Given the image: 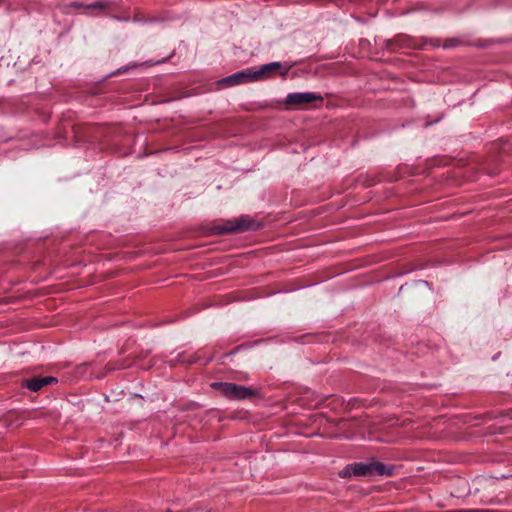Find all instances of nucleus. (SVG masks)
Segmentation results:
<instances>
[{
    "instance_id": "obj_1",
    "label": "nucleus",
    "mask_w": 512,
    "mask_h": 512,
    "mask_svg": "<svg viewBox=\"0 0 512 512\" xmlns=\"http://www.w3.org/2000/svg\"><path fill=\"white\" fill-rule=\"evenodd\" d=\"M281 68H283V65L280 62H271L260 66L258 69L247 68L234 73L221 80V83L225 86H234L249 82L263 81L271 78L273 74Z\"/></svg>"
},
{
    "instance_id": "obj_2",
    "label": "nucleus",
    "mask_w": 512,
    "mask_h": 512,
    "mask_svg": "<svg viewBox=\"0 0 512 512\" xmlns=\"http://www.w3.org/2000/svg\"><path fill=\"white\" fill-rule=\"evenodd\" d=\"M367 476V475H389L390 472L380 462L372 463H355L345 467L339 475L341 477H348L351 475Z\"/></svg>"
},
{
    "instance_id": "obj_3",
    "label": "nucleus",
    "mask_w": 512,
    "mask_h": 512,
    "mask_svg": "<svg viewBox=\"0 0 512 512\" xmlns=\"http://www.w3.org/2000/svg\"><path fill=\"white\" fill-rule=\"evenodd\" d=\"M211 387L219 390L224 396L233 400H242L254 395V391L242 385L228 382H214Z\"/></svg>"
},
{
    "instance_id": "obj_4",
    "label": "nucleus",
    "mask_w": 512,
    "mask_h": 512,
    "mask_svg": "<svg viewBox=\"0 0 512 512\" xmlns=\"http://www.w3.org/2000/svg\"><path fill=\"white\" fill-rule=\"evenodd\" d=\"M254 228L253 221L247 217L242 216L238 219L227 220L221 224H218L214 227L215 234H224V233H237L243 232L248 229Z\"/></svg>"
},
{
    "instance_id": "obj_5",
    "label": "nucleus",
    "mask_w": 512,
    "mask_h": 512,
    "mask_svg": "<svg viewBox=\"0 0 512 512\" xmlns=\"http://www.w3.org/2000/svg\"><path fill=\"white\" fill-rule=\"evenodd\" d=\"M322 100L319 94L304 92V93H290L286 97V104L294 107H303L315 101Z\"/></svg>"
},
{
    "instance_id": "obj_6",
    "label": "nucleus",
    "mask_w": 512,
    "mask_h": 512,
    "mask_svg": "<svg viewBox=\"0 0 512 512\" xmlns=\"http://www.w3.org/2000/svg\"><path fill=\"white\" fill-rule=\"evenodd\" d=\"M55 382H57V379L51 376L34 377L31 379L24 380L22 386L34 392H37L41 390L44 386L50 385Z\"/></svg>"
},
{
    "instance_id": "obj_7",
    "label": "nucleus",
    "mask_w": 512,
    "mask_h": 512,
    "mask_svg": "<svg viewBox=\"0 0 512 512\" xmlns=\"http://www.w3.org/2000/svg\"><path fill=\"white\" fill-rule=\"evenodd\" d=\"M290 68H291V66H290V65H289V66L284 67V69L280 72L281 76H283V77H284V76H286V75H287V73H288V71L290 70Z\"/></svg>"
},
{
    "instance_id": "obj_8",
    "label": "nucleus",
    "mask_w": 512,
    "mask_h": 512,
    "mask_svg": "<svg viewBox=\"0 0 512 512\" xmlns=\"http://www.w3.org/2000/svg\"><path fill=\"white\" fill-rule=\"evenodd\" d=\"M103 7V5L100 3V2H96L95 4L92 5V7Z\"/></svg>"
}]
</instances>
